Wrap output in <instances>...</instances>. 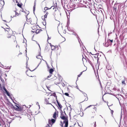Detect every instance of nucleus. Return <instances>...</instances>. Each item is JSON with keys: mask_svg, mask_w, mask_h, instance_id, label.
Listing matches in <instances>:
<instances>
[{"mask_svg": "<svg viewBox=\"0 0 127 127\" xmlns=\"http://www.w3.org/2000/svg\"><path fill=\"white\" fill-rule=\"evenodd\" d=\"M40 64V63H39V64H38L37 66V67L35 68L34 69H33V70H32V71H31V70H30V71H34L35 69H36L37 68L38 66H39V65Z\"/></svg>", "mask_w": 127, "mask_h": 127, "instance_id": "nucleus-33", "label": "nucleus"}, {"mask_svg": "<svg viewBox=\"0 0 127 127\" xmlns=\"http://www.w3.org/2000/svg\"><path fill=\"white\" fill-rule=\"evenodd\" d=\"M3 88L4 89V91L5 92H6L7 91V90L5 88V87L4 86H3Z\"/></svg>", "mask_w": 127, "mask_h": 127, "instance_id": "nucleus-27", "label": "nucleus"}, {"mask_svg": "<svg viewBox=\"0 0 127 127\" xmlns=\"http://www.w3.org/2000/svg\"><path fill=\"white\" fill-rule=\"evenodd\" d=\"M92 105H90L89 106H88L87 108H89L90 107H91Z\"/></svg>", "mask_w": 127, "mask_h": 127, "instance_id": "nucleus-51", "label": "nucleus"}, {"mask_svg": "<svg viewBox=\"0 0 127 127\" xmlns=\"http://www.w3.org/2000/svg\"><path fill=\"white\" fill-rule=\"evenodd\" d=\"M45 17H44V19H43V20H44V21H45V22H46V21H45L46 20L45 19Z\"/></svg>", "mask_w": 127, "mask_h": 127, "instance_id": "nucleus-61", "label": "nucleus"}, {"mask_svg": "<svg viewBox=\"0 0 127 127\" xmlns=\"http://www.w3.org/2000/svg\"><path fill=\"white\" fill-rule=\"evenodd\" d=\"M56 120L54 119H52L51 120L50 119H49L48 120V122L49 124L51 125V126L54 123L55 121Z\"/></svg>", "mask_w": 127, "mask_h": 127, "instance_id": "nucleus-2", "label": "nucleus"}, {"mask_svg": "<svg viewBox=\"0 0 127 127\" xmlns=\"http://www.w3.org/2000/svg\"><path fill=\"white\" fill-rule=\"evenodd\" d=\"M28 14L26 16V20L27 21H27H28V18L27 17V16L28 15Z\"/></svg>", "mask_w": 127, "mask_h": 127, "instance_id": "nucleus-43", "label": "nucleus"}, {"mask_svg": "<svg viewBox=\"0 0 127 127\" xmlns=\"http://www.w3.org/2000/svg\"><path fill=\"white\" fill-rule=\"evenodd\" d=\"M69 24V20H68V21L67 22V27H68V24Z\"/></svg>", "mask_w": 127, "mask_h": 127, "instance_id": "nucleus-28", "label": "nucleus"}, {"mask_svg": "<svg viewBox=\"0 0 127 127\" xmlns=\"http://www.w3.org/2000/svg\"><path fill=\"white\" fill-rule=\"evenodd\" d=\"M51 9V7L50 8H48V9H48H48Z\"/></svg>", "mask_w": 127, "mask_h": 127, "instance_id": "nucleus-60", "label": "nucleus"}, {"mask_svg": "<svg viewBox=\"0 0 127 127\" xmlns=\"http://www.w3.org/2000/svg\"><path fill=\"white\" fill-rule=\"evenodd\" d=\"M92 105H90L89 106H88L87 108H89L90 107H91Z\"/></svg>", "mask_w": 127, "mask_h": 127, "instance_id": "nucleus-50", "label": "nucleus"}, {"mask_svg": "<svg viewBox=\"0 0 127 127\" xmlns=\"http://www.w3.org/2000/svg\"><path fill=\"white\" fill-rule=\"evenodd\" d=\"M0 3L2 5H3L4 4V1L3 0H0Z\"/></svg>", "mask_w": 127, "mask_h": 127, "instance_id": "nucleus-12", "label": "nucleus"}, {"mask_svg": "<svg viewBox=\"0 0 127 127\" xmlns=\"http://www.w3.org/2000/svg\"><path fill=\"white\" fill-rule=\"evenodd\" d=\"M61 124H60V125L62 127H63V122L62 121H61Z\"/></svg>", "mask_w": 127, "mask_h": 127, "instance_id": "nucleus-31", "label": "nucleus"}, {"mask_svg": "<svg viewBox=\"0 0 127 127\" xmlns=\"http://www.w3.org/2000/svg\"><path fill=\"white\" fill-rule=\"evenodd\" d=\"M36 57L37 59H40V62L39 63L40 64V63H41V58H42V56H41L39 55H38L37 56H36Z\"/></svg>", "mask_w": 127, "mask_h": 127, "instance_id": "nucleus-10", "label": "nucleus"}, {"mask_svg": "<svg viewBox=\"0 0 127 127\" xmlns=\"http://www.w3.org/2000/svg\"><path fill=\"white\" fill-rule=\"evenodd\" d=\"M62 85L63 87H64L65 86L64 84V83H63L62 84Z\"/></svg>", "mask_w": 127, "mask_h": 127, "instance_id": "nucleus-44", "label": "nucleus"}, {"mask_svg": "<svg viewBox=\"0 0 127 127\" xmlns=\"http://www.w3.org/2000/svg\"><path fill=\"white\" fill-rule=\"evenodd\" d=\"M114 10H115V12H116L117 11V7L116 6H115V5L114 7Z\"/></svg>", "mask_w": 127, "mask_h": 127, "instance_id": "nucleus-17", "label": "nucleus"}, {"mask_svg": "<svg viewBox=\"0 0 127 127\" xmlns=\"http://www.w3.org/2000/svg\"><path fill=\"white\" fill-rule=\"evenodd\" d=\"M49 44H50V45L51 48V50H54L55 49V46H54L51 45V43H50Z\"/></svg>", "mask_w": 127, "mask_h": 127, "instance_id": "nucleus-7", "label": "nucleus"}, {"mask_svg": "<svg viewBox=\"0 0 127 127\" xmlns=\"http://www.w3.org/2000/svg\"><path fill=\"white\" fill-rule=\"evenodd\" d=\"M40 64V63H39V64H38L37 66V67L35 68L34 69H33V70H32V71H31V70H30V71H34L35 69H36L37 68L38 66H39V65Z\"/></svg>", "mask_w": 127, "mask_h": 127, "instance_id": "nucleus-32", "label": "nucleus"}, {"mask_svg": "<svg viewBox=\"0 0 127 127\" xmlns=\"http://www.w3.org/2000/svg\"><path fill=\"white\" fill-rule=\"evenodd\" d=\"M48 12H47L46 14H45V15H44V17H45V18H46L47 17V15H48Z\"/></svg>", "mask_w": 127, "mask_h": 127, "instance_id": "nucleus-16", "label": "nucleus"}, {"mask_svg": "<svg viewBox=\"0 0 127 127\" xmlns=\"http://www.w3.org/2000/svg\"><path fill=\"white\" fill-rule=\"evenodd\" d=\"M57 7V3H56L54 6H52L51 7V8H52L53 9H55V11H56V7Z\"/></svg>", "mask_w": 127, "mask_h": 127, "instance_id": "nucleus-5", "label": "nucleus"}, {"mask_svg": "<svg viewBox=\"0 0 127 127\" xmlns=\"http://www.w3.org/2000/svg\"><path fill=\"white\" fill-rule=\"evenodd\" d=\"M84 59H85L86 61L87 60L88 62H89V61H90V60L87 57H86V58H84Z\"/></svg>", "mask_w": 127, "mask_h": 127, "instance_id": "nucleus-25", "label": "nucleus"}, {"mask_svg": "<svg viewBox=\"0 0 127 127\" xmlns=\"http://www.w3.org/2000/svg\"><path fill=\"white\" fill-rule=\"evenodd\" d=\"M54 70L52 68H50L49 70V71H54Z\"/></svg>", "mask_w": 127, "mask_h": 127, "instance_id": "nucleus-29", "label": "nucleus"}, {"mask_svg": "<svg viewBox=\"0 0 127 127\" xmlns=\"http://www.w3.org/2000/svg\"><path fill=\"white\" fill-rule=\"evenodd\" d=\"M89 63L90 64L92 65V63L91 62V61L90 60V61H89Z\"/></svg>", "mask_w": 127, "mask_h": 127, "instance_id": "nucleus-36", "label": "nucleus"}, {"mask_svg": "<svg viewBox=\"0 0 127 127\" xmlns=\"http://www.w3.org/2000/svg\"><path fill=\"white\" fill-rule=\"evenodd\" d=\"M35 3H34V5L33 6V11L34 13V12L35 10Z\"/></svg>", "mask_w": 127, "mask_h": 127, "instance_id": "nucleus-20", "label": "nucleus"}, {"mask_svg": "<svg viewBox=\"0 0 127 127\" xmlns=\"http://www.w3.org/2000/svg\"><path fill=\"white\" fill-rule=\"evenodd\" d=\"M107 44V43H106V44H106V45H105V46H106V47H107L108 46V45H107V44Z\"/></svg>", "mask_w": 127, "mask_h": 127, "instance_id": "nucleus-53", "label": "nucleus"}, {"mask_svg": "<svg viewBox=\"0 0 127 127\" xmlns=\"http://www.w3.org/2000/svg\"><path fill=\"white\" fill-rule=\"evenodd\" d=\"M99 54L98 53H96V54L95 55V56H94V57L95 58H97V64H99V63H98V60H99V57H98V56H99Z\"/></svg>", "mask_w": 127, "mask_h": 127, "instance_id": "nucleus-4", "label": "nucleus"}, {"mask_svg": "<svg viewBox=\"0 0 127 127\" xmlns=\"http://www.w3.org/2000/svg\"><path fill=\"white\" fill-rule=\"evenodd\" d=\"M125 80H123L122 82V84L123 85L124 84L125 85L126 83L125 82Z\"/></svg>", "mask_w": 127, "mask_h": 127, "instance_id": "nucleus-22", "label": "nucleus"}, {"mask_svg": "<svg viewBox=\"0 0 127 127\" xmlns=\"http://www.w3.org/2000/svg\"><path fill=\"white\" fill-rule=\"evenodd\" d=\"M5 31L8 32L9 31V29L8 28H6V29H5Z\"/></svg>", "mask_w": 127, "mask_h": 127, "instance_id": "nucleus-35", "label": "nucleus"}, {"mask_svg": "<svg viewBox=\"0 0 127 127\" xmlns=\"http://www.w3.org/2000/svg\"><path fill=\"white\" fill-rule=\"evenodd\" d=\"M83 72H81L80 73V75H81L82 74Z\"/></svg>", "mask_w": 127, "mask_h": 127, "instance_id": "nucleus-58", "label": "nucleus"}, {"mask_svg": "<svg viewBox=\"0 0 127 127\" xmlns=\"http://www.w3.org/2000/svg\"><path fill=\"white\" fill-rule=\"evenodd\" d=\"M58 77L59 80V81L58 82H55V84H59L60 83L61 81H62L63 78L60 75L58 74Z\"/></svg>", "mask_w": 127, "mask_h": 127, "instance_id": "nucleus-3", "label": "nucleus"}, {"mask_svg": "<svg viewBox=\"0 0 127 127\" xmlns=\"http://www.w3.org/2000/svg\"><path fill=\"white\" fill-rule=\"evenodd\" d=\"M72 34L73 35H74L75 36H76L77 38H79V37L78 35L76 33L73 32V33Z\"/></svg>", "mask_w": 127, "mask_h": 127, "instance_id": "nucleus-15", "label": "nucleus"}, {"mask_svg": "<svg viewBox=\"0 0 127 127\" xmlns=\"http://www.w3.org/2000/svg\"><path fill=\"white\" fill-rule=\"evenodd\" d=\"M21 11H22L23 12H25V11L23 9H22V10H21Z\"/></svg>", "mask_w": 127, "mask_h": 127, "instance_id": "nucleus-49", "label": "nucleus"}, {"mask_svg": "<svg viewBox=\"0 0 127 127\" xmlns=\"http://www.w3.org/2000/svg\"><path fill=\"white\" fill-rule=\"evenodd\" d=\"M95 75L96 77L97 78V76L95 72ZM96 74H97V75L98 78H99V76H98V72H96Z\"/></svg>", "mask_w": 127, "mask_h": 127, "instance_id": "nucleus-23", "label": "nucleus"}, {"mask_svg": "<svg viewBox=\"0 0 127 127\" xmlns=\"http://www.w3.org/2000/svg\"><path fill=\"white\" fill-rule=\"evenodd\" d=\"M15 16H16V15H15V16H13V17H12V16H11V17H12V18H13L14 17H15Z\"/></svg>", "mask_w": 127, "mask_h": 127, "instance_id": "nucleus-62", "label": "nucleus"}, {"mask_svg": "<svg viewBox=\"0 0 127 127\" xmlns=\"http://www.w3.org/2000/svg\"><path fill=\"white\" fill-rule=\"evenodd\" d=\"M39 31H40V32L41 31H42V30H41V29H39Z\"/></svg>", "mask_w": 127, "mask_h": 127, "instance_id": "nucleus-64", "label": "nucleus"}, {"mask_svg": "<svg viewBox=\"0 0 127 127\" xmlns=\"http://www.w3.org/2000/svg\"><path fill=\"white\" fill-rule=\"evenodd\" d=\"M61 115L60 118L64 120L63 123L65 124V127H67L68 124V121L67 118L65 116V115H66L64 111L63 112L61 109L60 110Z\"/></svg>", "mask_w": 127, "mask_h": 127, "instance_id": "nucleus-1", "label": "nucleus"}, {"mask_svg": "<svg viewBox=\"0 0 127 127\" xmlns=\"http://www.w3.org/2000/svg\"><path fill=\"white\" fill-rule=\"evenodd\" d=\"M47 35L48 36V40L49 39H51V37H49L48 35Z\"/></svg>", "mask_w": 127, "mask_h": 127, "instance_id": "nucleus-47", "label": "nucleus"}, {"mask_svg": "<svg viewBox=\"0 0 127 127\" xmlns=\"http://www.w3.org/2000/svg\"><path fill=\"white\" fill-rule=\"evenodd\" d=\"M53 72H49L50 74L49 76H48L47 77V79H48L50 78L52 74H53Z\"/></svg>", "mask_w": 127, "mask_h": 127, "instance_id": "nucleus-13", "label": "nucleus"}, {"mask_svg": "<svg viewBox=\"0 0 127 127\" xmlns=\"http://www.w3.org/2000/svg\"><path fill=\"white\" fill-rule=\"evenodd\" d=\"M113 111L112 110H111V113L112 114H113Z\"/></svg>", "mask_w": 127, "mask_h": 127, "instance_id": "nucleus-52", "label": "nucleus"}, {"mask_svg": "<svg viewBox=\"0 0 127 127\" xmlns=\"http://www.w3.org/2000/svg\"><path fill=\"white\" fill-rule=\"evenodd\" d=\"M71 106V105H69L68 106V107H70V108L71 109V108L70 107Z\"/></svg>", "mask_w": 127, "mask_h": 127, "instance_id": "nucleus-57", "label": "nucleus"}, {"mask_svg": "<svg viewBox=\"0 0 127 127\" xmlns=\"http://www.w3.org/2000/svg\"><path fill=\"white\" fill-rule=\"evenodd\" d=\"M64 94L67 96H69V94L67 93H65Z\"/></svg>", "mask_w": 127, "mask_h": 127, "instance_id": "nucleus-30", "label": "nucleus"}, {"mask_svg": "<svg viewBox=\"0 0 127 127\" xmlns=\"http://www.w3.org/2000/svg\"><path fill=\"white\" fill-rule=\"evenodd\" d=\"M84 96H85V97H86V98L84 100L85 101H87L88 99V97H87V95L86 94H85V95H84Z\"/></svg>", "mask_w": 127, "mask_h": 127, "instance_id": "nucleus-14", "label": "nucleus"}, {"mask_svg": "<svg viewBox=\"0 0 127 127\" xmlns=\"http://www.w3.org/2000/svg\"><path fill=\"white\" fill-rule=\"evenodd\" d=\"M84 59H85L86 61L87 60L88 62H89V61H90V60L87 57H86V58H84Z\"/></svg>", "mask_w": 127, "mask_h": 127, "instance_id": "nucleus-24", "label": "nucleus"}, {"mask_svg": "<svg viewBox=\"0 0 127 127\" xmlns=\"http://www.w3.org/2000/svg\"><path fill=\"white\" fill-rule=\"evenodd\" d=\"M70 113L71 112H70L69 113V117H70V118H71V115H70Z\"/></svg>", "mask_w": 127, "mask_h": 127, "instance_id": "nucleus-55", "label": "nucleus"}, {"mask_svg": "<svg viewBox=\"0 0 127 127\" xmlns=\"http://www.w3.org/2000/svg\"><path fill=\"white\" fill-rule=\"evenodd\" d=\"M47 9H48V7H45L44 8V10L45 11H46V10H48Z\"/></svg>", "mask_w": 127, "mask_h": 127, "instance_id": "nucleus-34", "label": "nucleus"}, {"mask_svg": "<svg viewBox=\"0 0 127 127\" xmlns=\"http://www.w3.org/2000/svg\"><path fill=\"white\" fill-rule=\"evenodd\" d=\"M27 72H26V74L28 76H30V77H33V76H30L29 75H28V73H27Z\"/></svg>", "mask_w": 127, "mask_h": 127, "instance_id": "nucleus-38", "label": "nucleus"}, {"mask_svg": "<svg viewBox=\"0 0 127 127\" xmlns=\"http://www.w3.org/2000/svg\"><path fill=\"white\" fill-rule=\"evenodd\" d=\"M78 39V41L79 42V43H80V41H81L80 39L79 38H77Z\"/></svg>", "mask_w": 127, "mask_h": 127, "instance_id": "nucleus-39", "label": "nucleus"}, {"mask_svg": "<svg viewBox=\"0 0 127 127\" xmlns=\"http://www.w3.org/2000/svg\"><path fill=\"white\" fill-rule=\"evenodd\" d=\"M19 14L18 13L15 12V15H17V16H18Z\"/></svg>", "mask_w": 127, "mask_h": 127, "instance_id": "nucleus-41", "label": "nucleus"}, {"mask_svg": "<svg viewBox=\"0 0 127 127\" xmlns=\"http://www.w3.org/2000/svg\"><path fill=\"white\" fill-rule=\"evenodd\" d=\"M8 68H9V69H10V67H9V66H8L7 67V69H8Z\"/></svg>", "mask_w": 127, "mask_h": 127, "instance_id": "nucleus-63", "label": "nucleus"}, {"mask_svg": "<svg viewBox=\"0 0 127 127\" xmlns=\"http://www.w3.org/2000/svg\"><path fill=\"white\" fill-rule=\"evenodd\" d=\"M6 94L7 95L9 96L10 97V95L9 93L8 92V91H7L6 92Z\"/></svg>", "mask_w": 127, "mask_h": 127, "instance_id": "nucleus-18", "label": "nucleus"}, {"mask_svg": "<svg viewBox=\"0 0 127 127\" xmlns=\"http://www.w3.org/2000/svg\"><path fill=\"white\" fill-rule=\"evenodd\" d=\"M56 101H57V103H58V106L60 107V109L61 110V109L62 108V106L61 105V104L58 101V100H57Z\"/></svg>", "mask_w": 127, "mask_h": 127, "instance_id": "nucleus-8", "label": "nucleus"}, {"mask_svg": "<svg viewBox=\"0 0 127 127\" xmlns=\"http://www.w3.org/2000/svg\"><path fill=\"white\" fill-rule=\"evenodd\" d=\"M81 76V75H80V74H79L78 75V77H79L80 76Z\"/></svg>", "mask_w": 127, "mask_h": 127, "instance_id": "nucleus-54", "label": "nucleus"}, {"mask_svg": "<svg viewBox=\"0 0 127 127\" xmlns=\"http://www.w3.org/2000/svg\"><path fill=\"white\" fill-rule=\"evenodd\" d=\"M93 109H96V108L95 107H94L93 108Z\"/></svg>", "mask_w": 127, "mask_h": 127, "instance_id": "nucleus-56", "label": "nucleus"}, {"mask_svg": "<svg viewBox=\"0 0 127 127\" xmlns=\"http://www.w3.org/2000/svg\"><path fill=\"white\" fill-rule=\"evenodd\" d=\"M104 121L105 122V126H106V123H107V122H106V121H105V120H104Z\"/></svg>", "mask_w": 127, "mask_h": 127, "instance_id": "nucleus-40", "label": "nucleus"}, {"mask_svg": "<svg viewBox=\"0 0 127 127\" xmlns=\"http://www.w3.org/2000/svg\"><path fill=\"white\" fill-rule=\"evenodd\" d=\"M16 108L17 109V110L19 111H21L22 109L21 108V107H19L18 105H16Z\"/></svg>", "mask_w": 127, "mask_h": 127, "instance_id": "nucleus-6", "label": "nucleus"}, {"mask_svg": "<svg viewBox=\"0 0 127 127\" xmlns=\"http://www.w3.org/2000/svg\"><path fill=\"white\" fill-rule=\"evenodd\" d=\"M83 72H81L80 73V75H81L82 74Z\"/></svg>", "mask_w": 127, "mask_h": 127, "instance_id": "nucleus-59", "label": "nucleus"}, {"mask_svg": "<svg viewBox=\"0 0 127 127\" xmlns=\"http://www.w3.org/2000/svg\"><path fill=\"white\" fill-rule=\"evenodd\" d=\"M109 40L111 43L113 41V40H110L109 39L108 40V41Z\"/></svg>", "mask_w": 127, "mask_h": 127, "instance_id": "nucleus-37", "label": "nucleus"}, {"mask_svg": "<svg viewBox=\"0 0 127 127\" xmlns=\"http://www.w3.org/2000/svg\"><path fill=\"white\" fill-rule=\"evenodd\" d=\"M56 115L57 113L56 112H55L54 113L53 116V118L55 119H57Z\"/></svg>", "mask_w": 127, "mask_h": 127, "instance_id": "nucleus-9", "label": "nucleus"}, {"mask_svg": "<svg viewBox=\"0 0 127 127\" xmlns=\"http://www.w3.org/2000/svg\"><path fill=\"white\" fill-rule=\"evenodd\" d=\"M40 32L39 30V29H37L36 31V33L38 34Z\"/></svg>", "mask_w": 127, "mask_h": 127, "instance_id": "nucleus-19", "label": "nucleus"}, {"mask_svg": "<svg viewBox=\"0 0 127 127\" xmlns=\"http://www.w3.org/2000/svg\"><path fill=\"white\" fill-rule=\"evenodd\" d=\"M45 101L46 103L47 104H50V103H49V101L48 100H47L46 99H45ZM50 104H51L50 103Z\"/></svg>", "mask_w": 127, "mask_h": 127, "instance_id": "nucleus-21", "label": "nucleus"}, {"mask_svg": "<svg viewBox=\"0 0 127 127\" xmlns=\"http://www.w3.org/2000/svg\"><path fill=\"white\" fill-rule=\"evenodd\" d=\"M31 21V18H30L29 19H28V21H27V22H30V23Z\"/></svg>", "mask_w": 127, "mask_h": 127, "instance_id": "nucleus-26", "label": "nucleus"}, {"mask_svg": "<svg viewBox=\"0 0 127 127\" xmlns=\"http://www.w3.org/2000/svg\"><path fill=\"white\" fill-rule=\"evenodd\" d=\"M23 5V4L22 3H18L17 4V5L20 8H22V6Z\"/></svg>", "mask_w": 127, "mask_h": 127, "instance_id": "nucleus-11", "label": "nucleus"}, {"mask_svg": "<svg viewBox=\"0 0 127 127\" xmlns=\"http://www.w3.org/2000/svg\"><path fill=\"white\" fill-rule=\"evenodd\" d=\"M46 127H50V126L49 124H47V125L46 126Z\"/></svg>", "mask_w": 127, "mask_h": 127, "instance_id": "nucleus-45", "label": "nucleus"}, {"mask_svg": "<svg viewBox=\"0 0 127 127\" xmlns=\"http://www.w3.org/2000/svg\"><path fill=\"white\" fill-rule=\"evenodd\" d=\"M46 22H45L43 23V24L44 26L45 25H46Z\"/></svg>", "mask_w": 127, "mask_h": 127, "instance_id": "nucleus-42", "label": "nucleus"}, {"mask_svg": "<svg viewBox=\"0 0 127 127\" xmlns=\"http://www.w3.org/2000/svg\"><path fill=\"white\" fill-rule=\"evenodd\" d=\"M13 108L14 109H15V110H17V109L16 108V107H15V106H13Z\"/></svg>", "mask_w": 127, "mask_h": 127, "instance_id": "nucleus-46", "label": "nucleus"}, {"mask_svg": "<svg viewBox=\"0 0 127 127\" xmlns=\"http://www.w3.org/2000/svg\"><path fill=\"white\" fill-rule=\"evenodd\" d=\"M36 104L37 105H38V106H39V108H40V106L39 105V104H38V102H37L36 103Z\"/></svg>", "mask_w": 127, "mask_h": 127, "instance_id": "nucleus-48", "label": "nucleus"}]
</instances>
